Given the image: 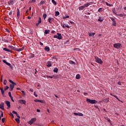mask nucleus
<instances>
[{
  "instance_id": "nucleus-5",
  "label": "nucleus",
  "mask_w": 126,
  "mask_h": 126,
  "mask_svg": "<svg viewBox=\"0 0 126 126\" xmlns=\"http://www.w3.org/2000/svg\"><path fill=\"white\" fill-rule=\"evenodd\" d=\"M36 122V118H32L30 121L28 122V123L29 124V125H32V124H33V123H35Z\"/></svg>"
},
{
  "instance_id": "nucleus-24",
  "label": "nucleus",
  "mask_w": 126,
  "mask_h": 126,
  "mask_svg": "<svg viewBox=\"0 0 126 126\" xmlns=\"http://www.w3.org/2000/svg\"><path fill=\"white\" fill-rule=\"evenodd\" d=\"M91 4V2H89L87 3H86L84 5V7H88V6H89V5H90Z\"/></svg>"
},
{
  "instance_id": "nucleus-37",
  "label": "nucleus",
  "mask_w": 126,
  "mask_h": 126,
  "mask_svg": "<svg viewBox=\"0 0 126 126\" xmlns=\"http://www.w3.org/2000/svg\"><path fill=\"white\" fill-rule=\"evenodd\" d=\"M43 18H44V20L46 19V17H47V14H44L43 15Z\"/></svg>"
},
{
  "instance_id": "nucleus-27",
  "label": "nucleus",
  "mask_w": 126,
  "mask_h": 126,
  "mask_svg": "<svg viewBox=\"0 0 126 126\" xmlns=\"http://www.w3.org/2000/svg\"><path fill=\"white\" fill-rule=\"evenodd\" d=\"M54 72H56V73H58V71H59V69L57 67L55 68L53 70Z\"/></svg>"
},
{
  "instance_id": "nucleus-2",
  "label": "nucleus",
  "mask_w": 126,
  "mask_h": 126,
  "mask_svg": "<svg viewBox=\"0 0 126 126\" xmlns=\"http://www.w3.org/2000/svg\"><path fill=\"white\" fill-rule=\"evenodd\" d=\"M86 101L88 103H90V104H97V103H98V101H97V100H95V99H90L89 98H87L86 99Z\"/></svg>"
},
{
  "instance_id": "nucleus-26",
  "label": "nucleus",
  "mask_w": 126,
  "mask_h": 126,
  "mask_svg": "<svg viewBox=\"0 0 126 126\" xmlns=\"http://www.w3.org/2000/svg\"><path fill=\"white\" fill-rule=\"evenodd\" d=\"M69 63H70V64H73L74 65H75V64H76V63H75V62L72 61H69Z\"/></svg>"
},
{
  "instance_id": "nucleus-51",
  "label": "nucleus",
  "mask_w": 126,
  "mask_h": 126,
  "mask_svg": "<svg viewBox=\"0 0 126 126\" xmlns=\"http://www.w3.org/2000/svg\"><path fill=\"white\" fill-rule=\"evenodd\" d=\"M45 3V1H41L40 3V4H44Z\"/></svg>"
},
{
  "instance_id": "nucleus-28",
  "label": "nucleus",
  "mask_w": 126,
  "mask_h": 126,
  "mask_svg": "<svg viewBox=\"0 0 126 126\" xmlns=\"http://www.w3.org/2000/svg\"><path fill=\"white\" fill-rule=\"evenodd\" d=\"M105 3L107 6H113V4H109L108 2H105Z\"/></svg>"
},
{
  "instance_id": "nucleus-23",
  "label": "nucleus",
  "mask_w": 126,
  "mask_h": 126,
  "mask_svg": "<svg viewBox=\"0 0 126 126\" xmlns=\"http://www.w3.org/2000/svg\"><path fill=\"white\" fill-rule=\"evenodd\" d=\"M44 50L46 52H50V47L49 46H45Z\"/></svg>"
},
{
  "instance_id": "nucleus-61",
  "label": "nucleus",
  "mask_w": 126,
  "mask_h": 126,
  "mask_svg": "<svg viewBox=\"0 0 126 126\" xmlns=\"http://www.w3.org/2000/svg\"><path fill=\"white\" fill-rule=\"evenodd\" d=\"M4 122H5V119L4 118H2V123H4Z\"/></svg>"
},
{
  "instance_id": "nucleus-41",
  "label": "nucleus",
  "mask_w": 126,
  "mask_h": 126,
  "mask_svg": "<svg viewBox=\"0 0 126 126\" xmlns=\"http://www.w3.org/2000/svg\"><path fill=\"white\" fill-rule=\"evenodd\" d=\"M12 113H13V114H15V115H16L17 116H17H18V114L17 113V112H15V111H13Z\"/></svg>"
},
{
  "instance_id": "nucleus-33",
  "label": "nucleus",
  "mask_w": 126,
  "mask_h": 126,
  "mask_svg": "<svg viewBox=\"0 0 126 126\" xmlns=\"http://www.w3.org/2000/svg\"><path fill=\"white\" fill-rule=\"evenodd\" d=\"M49 33H50V30H45V34H49Z\"/></svg>"
},
{
  "instance_id": "nucleus-22",
  "label": "nucleus",
  "mask_w": 126,
  "mask_h": 126,
  "mask_svg": "<svg viewBox=\"0 0 126 126\" xmlns=\"http://www.w3.org/2000/svg\"><path fill=\"white\" fill-rule=\"evenodd\" d=\"M98 21H99V22H103V21H104V18H103L102 17H99Z\"/></svg>"
},
{
  "instance_id": "nucleus-3",
  "label": "nucleus",
  "mask_w": 126,
  "mask_h": 126,
  "mask_svg": "<svg viewBox=\"0 0 126 126\" xmlns=\"http://www.w3.org/2000/svg\"><path fill=\"white\" fill-rule=\"evenodd\" d=\"M94 58L95 60L96 63H99L100 64H102L103 63V61H102V60L98 58V57L94 56Z\"/></svg>"
},
{
  "instance_id": "nucleus-42",
  "label": "nucleus",
  "mask_w": 126,
  "mask_h": 126,
  "mask_svg": "<svg viewBox=\"0 0 126 126\" xmlns=\"http://www.w3.org/2000/svg\"><path fill=\"white\" fill-rule=\"evenodd\" d=\"M1 93L2 95V96H4V91L3 90L1 91Z\"/></svg>"
},
{
  "instance_id": "nucleus-57",
  "label": "nucleus",
  "mask_w": 126,
  "mask_h": 126,
  "mask_svg": "<svg viewBox=\"0 0 126 126\" xmlns=\"http://www.w3.org/2000/svg\"><path fill=\"white\" fill-rule=\"evenodd\" d=\"M5 30H6V31H7V32L8 33H10V32L9 31V30H8V29H6Z\"/></svg>"
},
{
  "instance_id": "nucleus-43",
  "label": "nucleus",
  "mask_w": 126,
  "mask_h": 126,
  "mask_svg": "<svg viewBox=\"0 0 126 126\" xmlns=\"http://www.w3.org/2000/svg\"><path fill=\"white\" fill-rule=\"evenodd\" d=\"M8 88H9V87H8V86H6L4 87V90L6 91L7 90V89H8Z\"/></svg>"
},
{
  "instance_id": "nucleus-19",
  "label": "nucleus",
  "mask_w": 126,
  "mask_h": 126,
  "mask_svg": "<svg viewBox=\"0 0 126 126\" xmlns=\"http://www.w3.org/2000/svg\"><path fill=\"white\" fill-rule=\"evenodd\" d=\"M25 47H23L22 48H19V49H18L17 48L16 50L17 52H21V51H23V50H24Z\"/></svg>"
},
{
  "instance_id": "nucleus-12",
  "label": "nucleus",
  "mask_w": 126,
  "mask_h": 126,
  "mask_svg": "<svg viewBox=\"0 0 126 126\" xmlns=\"http://www.w3.org/2000/svg\"><path fill=\"white\" fill-rule=\"evenodd\" d=\"M75 116H79L80 117H83V114L81 113H74Z\"/></svg>"
},
{
  "instance_id": "nucleus-30",
  "label": "nucleus",
  "mask_w": 126,
  "mask_h": 126,
  "mask_svg": "<svg viewBox=\"0 0 126 126\" xmlns=\"http://www.w3.org/2000/svg\"><path fill=\"white\" fill-rule=\"evenodd\" d=\"M55 15L56 16H58V15H60V12L59 11H56Z\"/></svg>"
},
{
  "instance_id": "nucleus-54",
  "label": "nucleus",
  "mask_w": 126,
  "mask_h": 126,
  "mask_svg": "<svg viewBox=\"0 0 126 126\" xmlns=\"http://www.w3.org/2000/svg\"><path fill=\"white\" fill-rule=\"evenodd\" d=\"M1 118L3 117V112H2V111H1Z\"/></svg>"
},
{
  "instance_id": "nucleus-8",
  "label": "nucleus",
  "mask_w": 126,
  "mask_h": 126,
  "mask_svg": "<svg viewBox=\"0 0 126 126\" xmlns=\"http://www.w3.org/2000/svg\"><path fill=\"white\" fill-rule=\"evenodd\" d=\"M57 39H58V40H62L63 36H62V34L58 32L57 33Z\"/></svg>"
},
{
  "instance_id": "nucleus-58",
  "label": "nucleus",
  "mask_w": 126,
  "mask_h": 126,
  "mask_svg": "<svg viewBox=\"0 0 126 126\" xmlns=\"http://www.w3.org/2000/svg\"><path fill=\"white\" fill-rule=\"evenodd\" d=\"M34 95L35 96L38 97V95L36 94V92H34Z\"/></svg>"
},
{
  "instance_id": "nucleus-32",
  "label": "nucleus",
  "mask_w": 126,
  "mask_h": 126,
  "mask_svg": "<svg viewBox=\"0 0 126 126\" xmlns=\"http://www.w3.org/2000/svg\"><path fill=\"white\" fill-rule=\"evenodd\" d=\"M80 78V75L77 74L76 76V79H79Z\"/></svg>"
},
{
  "instance_id": "nucleus-36",
  "label": "nucleus",
  "mask_w": 126,
  "mask_h": 126,
  "mask_svg": "<svg viewBox=\"0 0 126 126\" xmlns=\"http://www.w3.org/2000/svg\"><path fill=\"white\" fill-rule=\"evenodd\" d=\"M52 2L54 4H55V5H57V2L55 0H52Z\"/></svg>"
},
{
  "instance_id": "nucleus-11",
  "label": "nucleus",
  "mask_w": 126,
  "mask_h": 126,
  "mask_svg": "<svg viewBox=\"0 0 126 126\" xmlns=\"http://www.w3.org/2000/svg\"><path fill=\"white\" fill-rule=\"evenodd\" d=\"M15 0H9V1L8 2V3L9 5H12V4H14Z\"/></svg>"
},
{
  "instance_id": "nucleus-14",
  "label": "nucleus",
  "mask_w": 126,
  "mask_h": 126,
  "mask_svg": "<svg viewBox=\"0 0 126 126\" xmlns=\"http://www.w3.org/2000/svg\"><path fill=\"white\" fill-rule=\"evenodd\" d=\"M5 102L7 106L8 107L7 109H8L9 108H10V102L8 101H6Z\"/></svg>"
},
{
  "instance_id": "nucleus-4",
  "label": "nucleus",
  "mask_w": 126,
  "mask_h": 126,
  "mask_svg": "<svg viewBox=\"0 0 126 126\" xmlns=\"http://www.w3.org/2000/svg\"><path fill=\"white\" fill-rule=\"evenodd\" d=\"M113 47L115 48V49H121V48H122V44L115 43L113 44Z\"/></svg>"
},
{
  "instance_id": "nucleus-52",
  "label": "nucleus",
  "mask_w": 126,
  "mask_h": 126,
  "mask_svg": "<svg viewBox=\"0 0 126 126\" xmlns=\"http://www.w3.org/2000/svg\"><path fill=\"white\" fill-rule=\"evenodd\" d=\"M4 85H6V80H4L3 82Z\"/></svg>"
},
{
  "instance_id": "nucleus-48",
  "label": "nucleus",
  "mask_w": 126,
  "mask_h": 126,
  "mask_svg": "<svg viewBox=\"0 0 126 126\" xmlns=\"http://www.w3.org/2000/svg\"><path fill=\"white\" fill-rule=\"evenodd\" d=\"M8 95H9V96L10 97V98L11 97H12V96H11V93L10 92H9L8 93Z\"/></svg>"
},
{
  "instance_id": "nucleus-39",
  "label": "nucleus",
  "mask_w": 126,
  "mask_h": 126,
  "mask_svg": "<svg viewBox=\"0 0 126 126\" xmlns=\"http://www.w3.org/2000/svg\"><path fill=\"white\" fill-rule=\"evenodd\" d=\"M98 12H101L103 11V8H99L98 9Z\"/></svg>"
},
{
  "instance_id": "nucleus-62",
  "label": "nucleus",
  "mask_w": 126,
  "mask_h": 126,
  "mask_svg": "<svg viewBox=\"0 0 126 126\" xmlns=\"http://www.w3.org/2000/svg\"><path fill=\"white\" fill-rule=\"evenodd\" d=\"M53 38H57V39H58V35H55L54 36Z\"/></svg>"
},
{
  "instance_id": "nucleus-38",
  "label": "nucleus",
  "mask_w": 126,
  "mask_h": 126,
  "mask_svg": "<svg viewBox=\"0 0 126 126\" xmlns=\"http://www.w3.org/2000/svg\"><path fill=\"white\" fill-rule=\"evenodd\" d=\"M104 101L106 102V103H108V102H109V98H106L105 99H104Z\"/></svg>"
},
{
  "instance_id": "nucleus-16",
  "label": "nucleus",
  "mask_w": 126,
  "mask_h": 126,
  "mask_svg": "<svg viewBox=\"0 0 126 126\" xmlns=\"http://www.w3.org/2000/svg\"><path fill=\"white\" fill-rule=\"evenodd\" d=\"M8 48H9V49H11V50H13L14 51H16V50H17V48H15V47H14V46H11V45H9V46H8Z\"/></svg>"
},
{
  "instance_id": "nucleus-49",
  "label": "nucleus",
  "mask_w": 126,
  "mask_h": 126,
  "mask_svg": "<svg viewBox=\"0 0 126 126\" xmlns=\"http://www.w3.org/2000/svg\"><path fill=\"white\" fill-rule=\"evenodd\" d=\"M6 64L7 65H8V66H10V65H11V64H10V63L7 62V63H6Z\"/></svg>"
},
{
  "instance_id": "nucleus-64",
  "label": "nucleus",
  "mask_w": 126,
  "mask_h": 126,
  "mask_svg": "<svg viewBox=\"0 0 126 126\" xmlns=\"http://www.w3.org/2000/svg\"><path fill=\"white\" fill-rule=\"evenodd\" d=\"M118 85H122V83H121V82H118Z\"/></svg>"
},
{
  "instance_id": "nucleus-25",
  "label": "nucleus",
  "mask_w": 126,
  "mask_h": 126,
  "mask_svg": "<svg viewBox=\"0 0 126 126\" xmlns=\"http://www.w3.org/2000/svg\"><path fill=\"white\" fill-rule=\"evenodd\" d=\"M117 15V16H120V17H124V16H126V14H118Z\"/></svg>"
},
{
  "instance_id": "nucleus-45",
  "label": "nucleus",
  "mask_w": 126,
  "mask_h": 126,
  "mask_svg": "<svg viewBox=\"0 0 126 126\" xmlns=\"http://www.w3.org/2000/svg\"><path fill=\"white\" fill-rule=\"evenodd\" d=\"M21 92L23 94V96H25V95H26V94H25V92L24 91H21Z\"/></svg>"
},
{
  "instance_id": "nucleus-6",
  "label": "nucleus",
  "mask_w": 126,
  "mask_h": 126,
  "mask_svg": "<svg viewBox=\"0 0 126 126\" xmlns=\"http://www.w3.org/2000/svg\"><path fill=\"white\" fill-rule=\"evenodd\" d=\"M110 19L113 22L112 25L113 26H117V23H116V21L115 20V19L113 17L110 18Z\"/></svg>"
},
{
  "instance_id": "nucleus-20",
  "label": "nucleus",
  "mask_w": 126,
  "mask_h": 126,
  "mask_svg": "<svg viewBox=\"0 0 126 126\" xmlns=\"http://www.w3.org/2000/svg\"><path fill=\"white\" fill-rule=\"evenodd\" d=\"M3 50L5 51V52H8V53H11V50L10 49H8L6 48H3Z\"/></svg>"
},
{
  "instance_id": "nucleus-17",
  "label": "nucleus",
  "mask_w": 126,
  "mask_h": 126,
  "mask_svg": "<svg viewBox=\"0 0 126 126\" xmlns=\"http://www.w3.org/2000/svg\"><path fill=\"white\" fill-rule=\"evenodd\" d=\"M54 21V19L53 18H49L48 19V22H49V23H53Z\"/></svg>"
},
{
  "instance_id": "nucleus-40",
  "label": "nucleus",
  "mask_w": 126,
  "mask_h": 126,
  "mask_svg": "<svg viewBox=\"0 0 126 126\" xmlns=\"http://www.w3.org/2000/svg\"><path fill=\"white\" fill-rule=\"evenodd\" d=\"M46 78H54V76L46 75Z\"/></svg>"
},
{
  "instance_id": "nucleus-9",
  "label": "nucleus",
  "mask_w": 126,
  "mask_h": 126,
  "mask_svg": "<svg viewBox=\"0 0 126 126\" xmlns=\"http://www.w3.org/2000/svg\"><path fill=\"white\" fill-rule=\"evenodd\" d=\"M19 102L20 104H24V105H26V101L24 99H20L19 100Z\"/></svg>"
},
{
  "instance_id": "nucleus-13",
  "label": "nucleus",
  "mask_w": 126,
  "mask_h": 126,
  "mask_svg": "<svg viewBox=\"0 0 126 126\" xmlns=\"http://www.w3.org/2000/svg\"><path fill=\"white\" fill-rule=\"evenodd\" d=\"M17 117H18V118H16V119H15V121H16V122L17 123V124H20V116H17Z\"/></svg>"
},
{
  "instance_id": "nucleus-18",
  "label": "nucleus",
  "mask_w": 126,
  "mask_h": 126,
  "mask_svg": "<svg viewBox=\"0 0 126 126\" xmlns=\"http://www.w3.org/2000/svg\"><path fill=\"white\" fill-rule=\"evenodd\" d=\"M4 105V103L3 102L1 103L0 104V109H1V110H4V106H3Z\"/></svg>"
},
{
  "instance_id": "nucleus-59",
  "label": "nucleus",
  "mask_w": 126,
  "mask_h": 126,
  "mask_svg": "<svg viewBox=\"0 0 126 126\" xmlns=\"http://www.w3.org/2000/svg\"><path fill=\"white\" fill-rule=\"evenodd\" d=\"M40 45V46H43L44 44L43 43H42L41 42H39Z\"/></svg>"
},
{
  "instance_id": "nucleus-1",
  "label": "nucleus",
  "mask_w": 126,
  "mask_h": 126,
  "mask_svg": "<svg viewBox=\"0 0 126 126\" xmlns=\"http://www.w3.org/2000/svg\"><path fill=\"white\" fill-rule=\"evenodd\" d=\"M9 82L12 83V84L10 85L9 90L10 91H12V90H13V88H14V85H16V83H14V82L12 81L11 80H9Z\"/></svg>"
},
{
  "instance_id": "nucleus-44",
  "label": "nucleus",
  "mask_w": 126,
  "mask_h": 126,
  "mask_svg": "<svg viewBox=\"0 0 126 126\" xmlns=\"http://www.w3.org/2000/svg\"><path fill=\"white\" fill-rule=\"evenodd\" d=\"M9 115L11 116V117H12V118H14V116H13V114L11 112L9 113Z\"/></svg>"
},
{
  "instance_id": "nucleus-53",
  "label": "nucleus",
  "mask_w": 126,
  "mask_h": 126,
  "mask_svg": "<svg viewBox=\"0 0 126 126\" xmlns=\"http://www.w3.org/2000/svg\"><path fill=\"white\" fill-rule=\"evenodd\" d=\"M65 24H62L61 25V26H62V27L63 28H65Z\"/></svg>"
},
{
  "instance_id": "nucleus-63",
  "label": "nucleus",
  "mask_w": 126,
  "mask_h": 126,
  "mask_svg": "<svg viewBox=\"0 0 126 126\" xmlns=\"http://www.w3.org/2000/svg\"><path fill=\"white\" fill-rule=\"evenodd\" d=\"M53 77H54L55 78H58V76H57V75H54Z\"/></svg>"
},
{
  "instance_id": "nucleus-10",
  "label": "nucleus",
  "mask_w": 126,
  "mask_h": 126,
  "mask_svg": "<svg viewBox=\"0 0 126 126\" xmlns=\"http://www.w3.org/2000/svg\"><path fill=\"white\" fill-rule=\"evenodd\" d=\"M17 16L18 19H19V17H20V10L18 8L17 9Z\"/></svg>"
},
{
  "instance_id": "nucleus-31",
  "label": "nucleus",
  "mask_w": 126,
  "mask_h": 126,
  "mask_svg": "<svg viewBox=\"0 0 126 126\" xmlns=\"http://www.w3.org/2000/svg\"><path fill=\"white\" fill-rule=\"evenodd\" d=\"M94 35H95V32L89 33V36H94Z\"/></svg>"
},
{
  "instance_id": "nucleus-15",
  "label": "nucleus",
  "mask_w": 126,
  "mask_h": 126,
  "mask_svg": "<svg viewBox=\"0 0 126 126\" xmlns=\"http://www.w3.org/2000/svg\"><path fill=\"white\" fill-rule=\"evenodd\" d=\"M110 95L111 96H113V97H114L115 98H116V99H117V100H118V101H119L120 102H122V103H123V101L120 100V99H119V98H118V97L117 96V95H113V94H110Z\"/></svg>"
},
{
  "instance_id": "nucleus-34",
  "label": "nucleus",
  "mask_w": 126,
  "mask_h": 126,
  "mask_svg": "<svg viewBox=\"0 0 126 126\" xmlns=\"http://www.w3.org/2000/svg\"><path fill=\"white\" fill-rule=\"evenodd\" d=\"M33 58H34V54H31L30 56V59H33Z\"/></svg>"
},
{
  "instance_id": "nucleus-60",
  "label": "nucleus",
  "mask_w": 126,
  "mask_h": 126,
  "mask_svg": "<svg viewBox=\"0 0 126 126\" xmlns=\"http://www.w3.org/2000/svg\"><path fill=\"white\" fill-rule=\"evenodd\" d=\"M65 27H66L67 28H69V26L68 25H65Z\"/></svg>"
},
{
  "instance_id": "nucleus-55",
  "label": "nucleus",
  "mask_w": 126,
  "mask_h": 126,
  "mask_svg": "<svg viewBox=\"0 0 126 126\" xmlns=\"http://www.w3.org/2000/svg\"><path fill=\"white\" fill-rule=\"evenodd\" d=\"M10 99H11V101H12V102H14V100H13V97H12V96H11V97H10Z\"/></svg>"
},
{
  "instance_id": "nucleus-7",
  "label": "nucleus",
  "mask_w": 126,
  "mask_h": 126,
  "mask_svg": "<svg viewBox=\"0 0 126 126\" xmlns=\"http://www.w3.org/2000/svg\"><path fill=\"white\" fill-rule=\"evenodd\" d=\"M34 102H36V103H42V104L45 103V101L44 100L40 99H35Z\"/></svg>"
},
{
  "instance_id": "nucleus-46",
  "label": "nucleus",
  "mask_w": 126,
  "mask_h": 126,
  "mask_svg": "<svg viewBox=\"0 0 126 126\" xmlns=\"http://www.w3.org/2000/svg\"><path fill=\"white\" fill-rule=\"evenodd\" d=\"M65 18H69V16H66L65 17H63V19H65Z\"/></svg>"
},
{
  "instance_id": "nucleus-47",
  "label": "nucleus",
  "mask_w": 126,
  "mask_h": 126,
  "mask_svg": "<svg viewBox=\"0 0 126 126\" xmlns=\"http://www.w3.org/2000/svg\"><path fill=\"white\" fill-rule=\"evenodd\" d=\"M112 11H113V13L114 14H116V15H117V13H116V10L115 9H113L112 10Z\"/></svg>"
},
{
  "instance_id": "nucleus-21",
  "label": "nucleus",
  "mask_w": 126,
  "mask_h": 126,
  "mask_svg": "<svg viewBox=\"0 0 126 126\" xmlns=\"http://www.w3.org/2000/svg\"><path fill=\"white\" fill-rule=\"evenodd\" d=\"M46 66L48 67H50L51 66H52V63H51V62H48L47 63V65Z\"/></svg>"
},
{
  "instance_id": "nucleus-35",
  "label": "nucleus",
  "mask_w": 126,
  "mask_h": 126,
  "mask_svg": "<svg viewBox=\"0 0 126 126\" xmlns=\"http://www.w3.org/2000/svg\"><path fill=\"white\" fill-rule=\"evenodd\" d=\"M42 22V19L41 18V17H39V19H38V23H41Z\"/></svg>"
},
{
  "instance_id": "nucleus-50",
  "label": "nucleus",
  "mask_w": 126,
  "mask_h": 126,
  "mask_svg": "<svg viewBox=\"0 0 126 126\" xmlns=\"http://www.w3.org/2000/svg\"><path fill=\"white\" fill-rule=\"evenodd\" d=\"M6 64L7 65H8V66H10V65H11V64H10V63L7 62V63H6Z\"/></svg>"
},
{
  "instance_id": "nucleus-29",
  "label": "nucleus",
  "mask_w": 126,
  "mask_h": 126,
  "mask_svg": "<svg viewBox=\"0 0 126 126\" xmlns=\"http://www.w3.org/2000/svg\"><path fill=\"white\" fill-rule=\"evenodd\" d=\"M84 6L83 5V6H80V7H79V10H83V9H84Z\"/></svg>"
},
{
  "instance_id": "nucleus-56",
  "label": "nucleus",
  "mask_w": 126,
  "mask_h": 126,
  "mask_svg": "<svg viewBox=\"0 0 126 126\" xmlns=\"http://www.w3.org/2000/svg\"><path fill=\"white\" fill-rule=\"evenodd\" d=\"M3 63H5L6 64V63H7V62H6V61L5 60H3Z\"/></svg>"
}]
</instances>
